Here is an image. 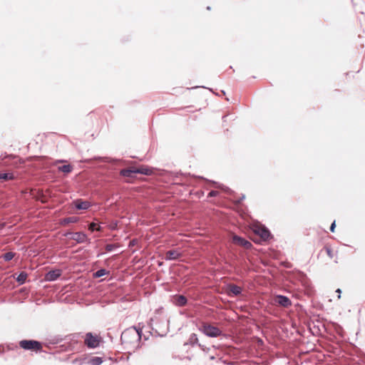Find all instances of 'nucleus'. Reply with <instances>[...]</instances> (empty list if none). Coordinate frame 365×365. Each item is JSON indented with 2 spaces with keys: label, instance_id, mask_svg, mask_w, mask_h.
Segmentation results:
<instances>
[{
  "label": "nucleus",
  "instance_id": "nucleus-18",
  "mask_svg": "<svg viewBox=\"0 0 365 365\" xmlns=\"http://www.w3.org/2000/svg\"><path fill=\"white\" fill-rule=\"evenodd\" d=\"M78 220H79V218L78 217H75V216L68 217L61 219L60 224L62 226H66L71 223L77 222Z\"/></svg>",
  "mask_w": 365,
  "mask_h": 365
},
{
  "label": "nucleus",
  "instance_id": "nucleus-9",
  "mask_svg": "<svg viewBox=\"0 0 365 365\" xmlns=\"http://www.w3.org/2000/svg\"><path fill=\"white\" fill-rule=\"evenodd\" d=\"M171 301L177 307H184L187 304V299L182 294H174L172 296Z\"/></svg>",
  "mask_w": 365,
  "mask_h": 365
},
{
  "label": "nucleus",
  "instance_id": "nucleus-33",
  "mask_svg": "<svg viewBox=\"0 0 365 365\" xmlns=\"http://www.w3.org/2000/svg\"><path fill=\"white\" fill-rule=\"evenodd\" d=\"M199 330L203 334H205V322H202L200 327H199Z\"/></svg>",
  "mask_w": 365,
  "mask_h": 365
},
{
  "label": "nucleus",
  "instance_id": "nucleus-26",
  "mask_svg": "<svg viewBox=\"0 0 365 365\" xmlns=\"http://www.w3.org/2000/svg\"><path fill=\"white\" fill-rule=\"evenodd\" d=\"M15 255V252H8L3 254L1 258H2L5 262H9L14 257Z\"/></svg>",
  "mask_w": 365,
  "mask_h": 365
},
{
  "label": "nucleus",
  "instance_id": "nucleus-12",
  "mask_svg": "<svg viewBox=\"0 0 365 365\" xmlns=\"http://www.w3.org/2000/svg\"><path fill=\"white\" fill-rule=\"evenodd\" d=\"M120 175L128 178H135L137 173V168H129L126 169H122L119 173Z\"/></svg>",
  "mask_w": 365,
  "mask_h": 365
},
{
  "label": "nucleus",
  "instance_id": "nucleus-32",
  "mask_svg": "<svg viewBox=\"0 0 365 365\" xmlns=\"http://www.w3.org/2000/svg\"><path fill=\"white\" fill-rule=\"evenodd\" d=\"M14 163L17 167H19L25 163V160L19 158H18L17 162H15Z\"/></svg>",
  "mask_w": 365,
  "mask_h": 365
},
{
  "label": "nucleus",
  "instance_id": "nucleus-42",
  "mask_svg": "<svg viewBox=\"0 0 365 365\" xmlns=\"http://www.w3.org/2000/svg\"><path fill=\"white\" fill-rule=\"evenodd\" d=\"M148 337L144 336L145 340H148Z\"/></svg>",
  "mask_w": 365,
  "mask_h": 365
},
{
  "label": "nucleus",
  "instance_id": "nucleus-2",
  "mask_svg": "<svg viewBox=\"0 0 365 365\" xmlns=\"http://www.w3.org/2000/svg\"><path fill=\"white\" fill-rule=\"evenodd\" d=\"M20 348L27 350L32 351L36 353L43 352L42 343L39 341L34 339H23L19 342Z\"/></svg>",
  "mask_w": 365,
  "mask_h": 365
},
{
  "label": "nucleus",
  "instance_id": "nucleus-30",
  "mask_svg": "<svg viewBox=\"0 0 365 365\" xmlns=\"http://www.w3.org/2000/svg\"><path fill=\"white\" fill-rule=\"evenodd\" d=\"M138 243V239L134 238V239L130 240V242L128 243V247L131 248V247L135 246Z\"/></svg>",
  "mask_w": 365,
  "mask_h": 365
},
{
  "label": "nucleus",
  "instance_id": "nucleus-1",
  "mask_svg": "<svg viewBox=\"0 0 365 365\" xmlns=\"http://www.w3.org/2000/svg\"><path fill=\"white\" fill-rule=\"evenodd\" d=\"M143 331L135 326L125 329L120 334V342L126 349H134L140 347Z\"/></svg>",
  "mask_w": 365,
  "mask_h": 365
},
{
  "label": "nucleus",
  "instance_id": "nucleus-40",
  "mask_svg": "<svg viewBox=\"0 0 365 365\" xmlns=\"http://www.w3.org/2000/svg\"><path fill=\"white\" fill-rule=\"evenodd\" d=\"M107 336L110 339V341H113V337L111 336V334L110 333H108Z\"/></svg>",
  "mask_w": 365,
  "mask_h": 365
},
{
  "label": "nucleus",
  "instance_id": "nucleus-34",
  "mask_svg": "<svg viewBox=\"0 0 365 365\" xmlns=\"http://www.w3.org/2000/svg\"><path fill=\"white\" fill-rule=\"evenodd\" d=\"M220 194L217 190H212L208 193V197H215Z\"/></svg>",
  "mask_w": 365,
  "mask_h": 365
},
{
  "label": "nucleus",
  "instance_id": "nucleus-31",
  "mask_svg": "<svg viewBox=\"0 0 365 365\" xmlns=\"http://www.w3.org/2000/svg\"><path fill=\"white\" fill-rule=\"evenodd\" d=\"M109 159L110 160H108L107 162L115 164V165L118 164L120 162H122L123 163H125V162L122 161L121 160H119V159H117V158H109Z\"/></svg>",
  "mask_w": 365,
  "mask_h": 365
},
{
  "label": "nucleus",
  "instance_id": "nucleus-19",
  "mask_svg": "<svg viewBox=\"0 0 365 365\" xmlns=\"http://www.w3.org/2000/svg\"><path fill=\"white\" fill-rule=\"evenodd\" d=\"M73 170V166L71 164H66L58 167V171L63 173L67 175L71 173Z\"/></svg>",
  "mask_w": 365,
  "mask_h": 365
},
{
  "label": "nucleus",
  "instance_id": "nucleus-6",
  "mask_svg": "<svg viewBox=\"0 0 365 365\" xmlns=\"http://www.w3.org/2000/svg\"><path fill=\"white\" fill-rule=\"evenodd\" d=\"M232 242L239 246H241L245 249H250L252 247V245L250 242L245 240L243 237H239L236 235H232Z\"/></svg>",
  "mask_w": 365,
  "mask_h": 365
},
{
  "label": "nucleus",
  "instance_id": "nucleus-28",
  "mask_svg": "<svg viewBox=\"0 0 365 365\" xmlns=\"http://www.w3.org/2000/svg\"><path fill=\"white\" fill-rule=\"evenodd\" d=\"M150 334L152 335V336H154L155 337H158V336H160V337H163L165 336H166L167 334V332H165L163 334H160L157 329H155L153 328H152V331H150Z\"/></svg>",
  "mask_w": 365,
  "mask_h": 365
},
{
  "label": "nucleus",
  "instance_id": "nucleus-17",
  "mask_svg": "<svg viewBox=\"0 0 365 365\" xmlns=\"http://www.w3.org/2000/svg\"><path fill=\"white\" fill-rule=\"evenodd\" d=\"M188 344L192 346L198 345L200 347H201L202 351H205V346L198 343V337H197V334L195 333H192L190 334V338L188 339V342L185 343V344Z\"/></svg>",
  "mask_w": 365,
  "mask_h": 365
},
{
  "label": "nucleus",
  "instance_id": "nucleus-5",
  "mask_svg": "<svg viewBox=\"0 0 365 365\" xmlns=\"http://www.w3.org/2000/svg\"><path fill=\"white\" fill-rule=\"evenodd\" d=\"M62 274V270L60 269H51L46 272L44 275L46 282H54L58 279Z\"/></svg>",
  "mask_w": 365,
  "mask_h": 365
},
{
  "label": "nucleus",
  "instance_id": "nucleus-16",
  "mask_svg": "<svg viewBox=\"0 0 365 365\" xmlns=\"http://www.w3.org/2000/svg\"><path fill=\"white\" fill-rule=\"evenodd\" d=\"M71 335H67L65 336H63L62 335L54 336L49 340V344H57L62 342L64 340H71Z\"/></svg>",
  "mask_w": 365,
  "mask_h": 365
},
{
  "label": "nucleus",
  "instance_id": "nucleus-15",
  "mask_svg": "<svg viewBox=\"0 0 365 365\" xmlns=\"http://www.w3.org/2000/svg\"><path fill=\"white\" fill-rule=\"evenodd\" d=\"M222 331L214 326L207 325V336L215 337L221 334Z\"/></svg>",
  "mask_w": 365,
  "mask_h": 365
},
{
  "label": "nucleus",
  "instance_id": "nucleus-29",
  "mask_svg": "<svg viewBox=\"0 0 365 365\" xmlns=\"http://www.w3.org/2000/svg\"><path fill=\"white\" fill-rule=\"evenodd\" d=\"M118 247V246L117 244H107L105 249L107 252H112Z\"/></svg>",
  "mask_w": 365,
  "mask_h": 365
},
{
  "label": "nucleus",
  "instance_id": "nucleus-36",
  "mask_svg": "<svg viewBox=\"0 0 365 365\" xmlns=\"http://www.w3.org/2000/svg\"><path fill=\"white\" fill-rule=\"evenodd\" d=\"M335 227H336V223H335V221H334L333 223L331 225V227H330V231L331 232H334Z\"/></svg>",
  "mask_w": 365,
  "mask_h": 365
},
{
  "label": "nucleus",
  "instance_id": "nucleus-13",
  "mask_svg": "<svg viewBox=\"0 0 365 365\" xmlns=\"http://www.w3.org/2000/svg\"><path fill=\"white\" fill-rule=\"evenodd\" d=\"M138 174L150 176L155 174V168L148 165H140L137 168Z\"/></svg>",
  "mask_w": 365,
  "mask_h": 365
},
{
  "label": "nucleus",
  "instance_id": "nucleus-41",
  "mask_svg": "<svg viewBox=\"0 0 365 365\" xmlns=\"http://www.w3.org/2000/svg\"><path fill=\"white\" fill-rule=\"evenodd\" d=\"M198 88V86H194V87H192V88H186V91H190V89H194V88Z\"/></svg>",
  "mask_w": 365,
  "mask_h": 365
},
{
  "label": "nucleus",
  "instance_id": "nucleus-22",
  "mask_svg": "<svg viewBox=\"0 0 365 365\" xmlns=\"http://www.w3.org/2000/svg\"><path fill=\"white\" fill-rule=\"evenodd\" d=\"M323 250L325 252V253L328 255V257L330 259H335V262H337L336 257V252H335L331 247L326 246Z\"/></svg>",
  "mask_w": 365,
  "mask_h": 365
},
{
  "label": "nucleus",
  "instance_id": "nucleus-8",
  "mask_svg": "<svg viewBox=\"0 0 365 365\" xmlns=\"http://www.w3.org/2000/svg\"><path fill=\"white\" fill-rule=\"evenodd\" d=\"M73 205L78 210H87L92 206V204L88 200L77 199L73 201Z\"/></svg>",
  "mask_w": 365,
  "mask_h": 365
},
{
  "label": "nucleus",
  "instance_id": "nucleus-20",
  "mask_svg": "<svg viewBox=\"0 0 365 365\" xmlns=\"http://www.w3.org/2000/svg\"><path fill=\"white\" fill-rule=\"evenodd\" d=\"M28 274L25 272H20L16 277V280L19 285H22L26 282Z\"/></svg>",
  "mask_w": 365,
  "mask_h": 365
},
{
  "label": "nucleus",
  "instance_id": "nucleus-38",
  "mask_svg": "<svg viewBox=\"0 0 365 365\" xmlns=\"http://www.w3.org/2000/svg\"><path fill=\"white\" fill-rule=\"evenodd\" d=\"M64 162H66L65 160H57L55 161L54 164L61 163H64Z\"/></svg>",
  "mask_w": 365,
  "mask_h": 365
},
{
  "label": "nucleus",
  "instance_id": "nucleus-25",
  "mask_svg": "<svg viewBox=\"0 0 365 365\" xmlns=\"http://www.w3.org/2000/svg\"><path fill=\"white\" fill-rule=\"evenodd\" d=\"M103 360L102 357L100 356H93L89 361L88 364L91 365H101L103 363Z\"/></svg>",
  "mask_w": 365,
  "mask_h": 365
},
{
  "label": "nucleus",
  "instance_id": "nucleus-37",
  "mask_svg": "<svg viewBox=\"0 0 365 365\" xmlns=\"http://www.w3.org/2000/svg\"><path fill=\"white\" fill-rule=\"evenodd\" d=\"M336 292L338 293V299H340L341 298V290L340 289H337L336 290Z\"/></svg>",
  "mask_w": 365,
  "mask_h": 365
},
{
  "label": "nucleus",
  "instance_id": "nucleus-14",
  "mask_svg": "<svg viewBox=\"0 0 365 365\" xmlns=\"http://www.w3.org/2000/svg\"><path fill=\"white\" fill-rule=\"evenodd\" d=\"M242 288L236 284H229L227 287V293L229 296L236 297L241 294Z\"/></svg>",
  "mask_w": 365,
  "mask_h": 365
},
{
  "label": "nucleus",
  "instance_id": "nucleus-11",
  "mask_svg": "<svg viewBox=\"0 0 365 365\" xmlns=\"http://www.w3.org/2000/svg\"><path fill=\"white\" fill-rule=\"evenodd\" d=\"M182 256V252H180L178 250H170L166 252L164 259L166 261H172L178 259Z\"/></svg>",
  "mask_w": 365,
  "mask_h": 365
},
{
  "label": "nucleus",
  "instance_id": "nucleus-4",
  "mask_svg": "<svg viewBox=\"0 0 365 365\" xmlns=\"http://www.w3.org/2000/svg\"><path fill=\"white\" fill-rule=\"evenodd\" d=\"M101 338L97 335L93 334L91 332H88L86 334L85 344L90 349H95L99 346Z\"/></svg>",
  "mask_w": 365,
  "mask_h": 365
},
{
  "label": "nucleus",
  "instance_id": "nucleus-27",
  "mask_svg": "<svg viewBox=\"0 0 365 365\" xmlns=\"http://www.w3.org/2000/svg\"><path fill=\"white\" fill-rule=\"evenodd\" d=\"M118 224L117 220H111L107 226L111 231H115L118 230Z\"/></svg>",
  "mask_w": 365,
  "mask_h": 365
},
{
  "label": "nucleus",
  "instance_id": "nucleus-10",
  "mask_svg": "<svg viewBox=\"0 0 365 365\" xmlns=\"http://www.w3.org/2000/svg\"><path fill=\"white\" fill-rule=\"evenodd\" d=\"M274 303L285 308L289 307L292 305L291 300L287 297L282 295L276 296Z\"/></svg>",
  "mask_w": 365,
  "mask_h": 365
},
{
  "label": "nucleus",
  "instance_id": "nucleus-23",
  "mask_svg": "<svg viewBox=\"0 0 365 365\" xmlns=\"http://www.w3.org/2000/svg\"><path fill=\"white\" fill-rule=\"evenodd\" d=\"M15 178V175L13 173H0V180L2 181L13 180Z\"/></svg>",
  "mask_w": 365,
  "mask_h": 365
},
{
  "label": "nucleus",
  "instance_id": "nucleus-21",
  "mask_svg": "<svg viewBox=\"0 0 365 365\" xmlns=\"http://www.w3.org/2000/svg\"><path fill=\"white\" fill-rule=\"evenodd\" d=\"M88 230L91 232H102L103 227L101 226V223H97V222H91L88 225Z\"/></svg>",
  "mask_w": 365,
  "mask_h": 365
},
{
  "label": "nucleus",
  "instance_id": "nucleus-39",
  "mask_svg": "<svg viewBox=\"0 0 365 365\" xmlns=\"http://www.w3.org/2000/svg\"><path fill=\"white\" fill-rule=\"evenodd\" d=\"M6 224L4 222H0V231L5 227Z\"/></svg>",
  "mask_w": 365,
  "mask_h": 365
},
{
  "label": "nucleus",
  "instance_id": "nucleus-24",
  "mask_svg": "<svg viewBox=\"0 0 365 365\" xmlns=\"http://www.w3.org/2000/svg\"><path fill=\"white\" fill-rule=\"evenodd\" d=\"M109 274V271L105 268H100L93 274L94 278H99Z\"/></svg>",
  "mask_w": 365,
  "mask_h": 365
},
{
  "label": "nucleus",
  "instance_id": "nucleus-3",
  "mask_svg": "<svg viewBox=\"0 0 365 365\" xmlns=\"http://www.w3.org/2000/svg\"><path fill=\"white\" fill-rule=\"evenodd\" d=\"M63 236L68 237L71 240L76 241L77 243H84L86 242H89V239L86 233L83 232H66L63 234Z\"/></svg>",
  "mask_w": 365,
  "mask_h": 365
},
{
  "label": "nucleus",
  "instance_id": "nucleus-7",
  "mask_svg": "<svg viewBox=\"0 0 365 365\" xmlns=\"http://www.w3.org/2000/svg\"><path fill=\"white\" fill-rule=\"evenodd\" d=\"M254 232L259 235L263 240H267L270 236L269 231L262 225H257L254 228Z\"/></svg>",
  "mask_w": 365,
  "mask_h": 365
},
{
  "label": "nucleus",
  "instance_id": "nucleus-43",
  "mask_svg": "<svg viewBox=\"0 0 365 365\" xmlns=\"http://www.w3.org/2000/svg\"><path fill=\"white\" fill-rule=\"evenodd\" d=\"M3 354V352L0 351V354Z\"/></svg>",
  "mask_w": 365,
  "mask_h": 365
},
{
  "label": "nucleus",
  "instance_id": "nucleus-35",
  "mask_svg": "<svg viewBox=\"0 0 365 365\" xmlns=\"http://www.w3.org/2000/svg\"><path fill=\"white\" fill-rule=\"evenodd\" d=\"M183 175H184V174H183L182 173H181V172L176 173L175 174V176H174V178H173V180H175V179L178 178H179V176H182Z\"/></svg>",
  "mask_w": 365,
  "mask_h": 365
}]
</instances>
